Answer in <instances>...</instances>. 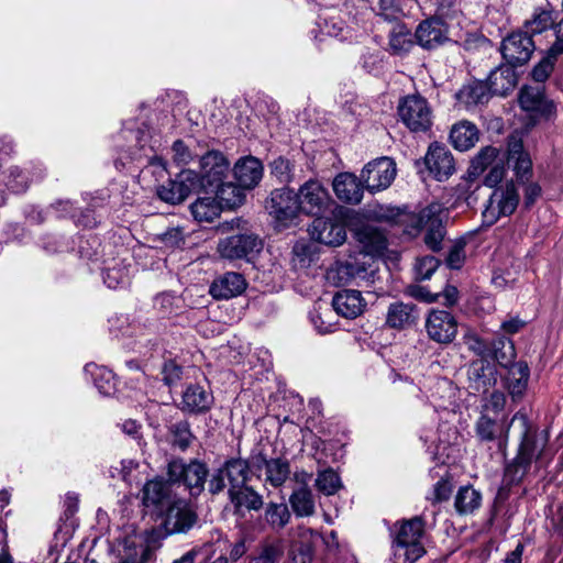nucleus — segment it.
<instances>
[{
    "label": "nucleus",
    "instance_id": "60",
    "mask_svg": "<svg viewBox=\"0 0 563 563\" xmlns=\"http://www.w3.org/2000/svg\"><path fill=\"white\" fill-rule=\"evenodd\" d=\"M435 13L432 18H439L440 21L452 20L460 13V7L456 0H434Z\"/></svg>",
    "mask_w": 563,
    "mask_h": 563
},
{
    "label": "nucleus",
    "instance_id": "19",
    "mask_svg": "<svg viewBox=\"0 0 563 563\" xmlns=\"http://www.w3.org/2000/svg\"><path fill=\"white\" fill-rule=\"evenodd\" d=\"M467 388L472 394H486L497 383V369L487 360L477 358L467 366Z\"/></svg>",
    "mask_w": 563,
    "mask_h": 563
},
{
    "label": "nucleus",
    "instance_id": "50",
    "mask_svg": "<svg viewBox=\"0 0 563 563\" xmlns=\"http://www.w3.org/2000/svg\"><path fill=\"white\" fill-rule=\"evenodd\" d=\"M506 401V395L503 391L494 390L489 396L483 399L481 413L508 417V413L505 411Z\"/></svg>",
    "mask_w": 563,
    "mask_h": 563
},
{
    "label": "nucleus",
    "instance_id": "54",
    "mask_svg": "<svg viewBox=\"0 0 563 563\" xmlns=\"http://www.w3.org/2000/svg\"><path fill=\"white\" fill-rule=\"evenodd\" d=\"M338 275L346 283L356 278L365 279L367 277L366 263H360L357 261H345L339 265Z\"/></svg>",
    "mask_w": 563,
    "mask_h": 563
},
{
    "label": "nucleus",
    "instance_id": "14",
    "mask_svg": "<svg viewBox=\"0 0 563 563\" xmlns=\"http://www.w3.org/2000/svg\"><path fill=\"white\" fill-rule=\"evenodd\" d=\"M518 419H508V417H497L481 413L475 424V432L483 442H497L500 450L505 449L511 424Z\"/></svg>",
    "mask_w": 563,
    "mask_h": 563
},
{
    "label": "nucleus",
    "instance_id": "49",
    "mask_svg": "<svg viewBox=\"0 0 563 563\" xmlns=\"http://www.w3.org/2000/svg\"><path fill=\"white\" fill-rule=\"evenodd\" d=\"M291 515L286 504L268 503L265 508L264 519L274 531L283 530L290 521Z\"/></svg>",
    "mask_w": 563,
    "mask_h": 563
},
{
    "label": "nucleus",
    "instance_id": "18",
    "mask_svg": "<svg viewBox=\"0 0 563 563\" xmlns=\"http://www.w3.org/2000/svg\"><path fill=\"white\" fill-rule=\"evenodd\" d=\"M519 104L532 118L550 120L556 112L555 103L550 100L542 88L526 86L520 90Z\"/></svg>",
    "mask_w": 563,
    "mask_h": 563
},
{
    "label": "nucleus",
    "instance_id": "35",
    "mask_svg": "<svg viewBox=\"0 0 563 563\" xmlns=\"http://www.w3.org/2000/svg\"><path fill=\"white\" fill-rule=\"evenodd\" d=\"M515 67L506 62L490 70L487 86L492 95L506 96L515 89L517 85Z\"/></svg>",
    "mask_w": 563,
    "mask_h": 563
},
{
    "label": "nucleus",
    "instance_id": "6",
    "mask_svg": "<svg viewBox=\"0 0 563 563\" xmlns=\"http://www.w3.org/2000/svg\"><path fill=\"white\" fill-rule=\"evenodd\" d=\"M443 213L444 209L441 203H430L413 219L415 224L412 225V231H409V233H418L420 230L426 229L424 243L434 252L441 250V243L445 233Z\"/></svg>",
    "mask_w": 563,
    "mask_h": 563
},
{
    "label": "nucleus",
    "instance_id": "12",
    "mask_svg": "<svg viewBox=\"0 0 563 563\" xmlns=\"http://www.w3.org/2000/svg\"><path fill=\"white\" fill-rule=\"evenodd\" d=\"M536 44L532 35L527 31H516L505 37L500 45L503 58L510 65L522 66L527 64L533 52Z\"/></svg>",
    "mask_w": 563,
    "mask_h": 563
},
{
    "label": "nucleus",
    "instance_id": "21",
    "mask_svg": "<svg viewBox=\"0 0 563 563\" xmlns=\"http://www.w3.org/2000/svg\"><path fill=\"white\" fill-rule=\"evenodd\" d=\"M449 30L445 21L439 18H428L421 21L415 31V38L424 49H434L449 41Z\"/></svg>",
    "mask_w": 563,
    "mask_h": 563
},
{
    "label": "nucleus",
    "instance_id": "37",
    "mask_svg": "<svg viewBox=\"0 0 563 563\" xmlns=\"http://www.w3.org/2000/svg\"><path fill=\"white\" fill-rule=\"evenodd\" d=\"M417 44L415 33L404 23L395 24L388 34V51L395 56L407 55Z\"/></svg>",
    "mask_w": 563,
    "mask_h": 563
},
{
    "label": "nucleus",
    "instance_id": "16",
    "mask_svg": "<svg viewBox=\"0 0 563 563\" xmlns=\"http://www.w3.org/2000/svg\"><path fill=\"white\" fill-rule=\"evenodd\" d=\"M428 338L439 344L451 343L457 334L455 317L445 310L432 309L424 323Z\"/></svg>",
    "mask_w": 563,
    "mask_h": 563
},
{
    "label": "nucleus",
    "instance_id": "44",
    "mask_svg": "<svg viewBox=\"0 0 563 563\" xmlns=\"http://www.w3.org/2000/svg\"><path fill=\"white\" fill-rule=\"evenodd\" d=\"M35 169L36 170L32 177H30L29 170L21 169L16 166L11 167L9 169L7 187L14 194L24 192L31 181L38 180L44 177V169L41 166L36 167Z\"/></svg>",
    "mask_w": 563,
    "mask_h": 563
},
{
    "label": "nucleus",
    "instance_id": "4",
    "mask_svg": "<svg viewBox=\"0 0 563 563\" xmlns=\"http://www.w3.org/2000/svg\"><path fill=\"white\" fill-rule=\"evenodd\" d=\"M521 424V441L516 457L505 468V477L509 483H519L530 470L531 463L536 456V435L531 431L528 416L519 410L514 415Z\"/></svg>",
    "mask_w": 563,
    "mask_h": 563
},
{
    "label": "nucleus",
    "instance_id": "52",
    "mask_svg": "<svg viewBox=\"0 0 563 563\" xmlns=\"http://www.w3.org/2000/svg\"><path fill=\"white\" fill-rule=\"evenodd\" d=\"M284 553V541L276 539L266 541L260 554L251 560L250 563H276Z\"/></svg>",
    "mask_w": 563,
    "mask_h": 563
},
{
    "label": "nucleus",
    "instance_id": "22",
    "mask_svg": "<svg viewBox=\"0 0 563 563\" xmlns=\"http://www.w3.org/2000/svg\"><path fill=\"white\" fill-rule=\"evenodd\" d=\"M424 162L430 174L439 181L446 180L455 170L452 153L438 143L429 146Z\"/></svg>",
    "mask_w": 563,
    "mask_h": 563
},
{
    "label": "nucleus",
    "instance_id": "61",
    "mask_svg": "<svg viewBox=\"0 0 563 563\" xmlns=\"http://www.w3.org/2000/svg\"><path fill=\"white\" fill-rule=\"evenodd\" d=\"M311 560L312 552L308 544L300 542L290 547L287 563H311Z\"/></svg>",
    "mask_w": 563,
    "mask_h": 563
},
{
    "label": "nucleus",
    "instance_id": "39",
    "mask_svg": "<svg viewBox=\"0 0 563 563\" xmlns=\"http://www.w3.org/2000/svg\"><path fill=\"white\" fill-rule=\"evenodd\" d=\"M556 19V11L548 3L545 7L536 8L531 19L526 21L525 26L529 34H540L550 29L554 30Z\"/></svg>",
    "mask_w": 563,
    "mask_h": 563
},
{
    "label": "nucleus",
    "instance_id": "11",
    "mask_svg": "<svg viewBox=\"0 0 563 563\" xmlns=\"http://www.w3.org/2000/svg\"><path fill=\"white\" fill-rule=\"evenodd\" d=\"M397 174L396 163L389 157H379L367 163L361 172V180L371 192L388 188Z\"/></svg>",
    "mask_w": 563,
    "mask_h": 563
},
{
    "label": "nucleus",
    "instance_id": "15",
    "mask_svg": "<svg viewBox=\"0 0 563 563\" xmlns=\"http://www.w3.org/2000/svg\"><path fill=\"white\" fill-rule=\"evenodd\" d=\"M198 173L191 169H184L177 174L175 179L157 188V196L161 200L177 205L183 202L192 191L198 189Z\"/></svg>",
    "mask_w": 563,
    "mask_h": 563
},
{
    "label": "nucleus",
    "instance_id": "38",
    "mask_svg": "<svg viewBox=\"0 0 563 563\" xmlns=\"http://www.w3.org/2000/svg\"><path fill=\"white\" fill-rule=\"evenodd\" d=\"M450 140L456 150L467 151L478 141V130L472 122H459L453 125L450 132Z\"/></svg>",
    "mask_w": 563,
    "mask_h": 563
},
{
    "label": "nucleus",
    "instance_id": "33",
    "mask_svg": "<svg viewBox=\"0 0 563 563\" xmlns=\"http://www.w3.org/2000/svg\"><path fill=\"white\" fill-rule=\"evenodd\" d=\"M332 306L338 314L354 319L363 312L366 303L358 290L344 289L335 294Z\"/></svg>",
    "mask_w": 563,
    "mask_h": 563
},
{
    "label": "nucleus",
    "instance_id": "36",
    "mask_svg": "<svg viewBox=\"0 0 563 563\" xmlns=\"http://www.w3.org/2000/svg\"><path fill=\"white\" fill-rule=\"evenodd\" d=\"M490 90L485 81L473 80L464 85L455 95L460 106L466 110L485 104L490 98Z\"/></svg>",
    "mask_w": 563,
    "mask_h": 563
},
{
    "label": "nucleus",
    "instance_id": "34",
    "mask_svg": "<svg viewBox=\"0 0 563 563\" xmlns=\"http://www.w3.org/2000/svg\"><path fill=\"white\" fill-rule=\"evenodd\" d=\"M295 477L298 482H306L310 475L306 472L296 473ZM289 504L297 517H309L314 514V499L310 488L307 485L296 488L289 496Z\"/></svg>",
    "mask_w": 563,
    "mask_h": 563
},
{
    "label": "nucleus",
    "instance_id": "20",
    "mask_svg": "<svg viewBox=\"0 0 563 563\" xmlns=\"http://www.w3.org/2000/svg\"><path fill=\"white\" fill-rule=\"evenodd\" d=\"M308 231L313 241L328 246H339L346 240L344 224L331 218H316Z\"/></svg>",
    "mask_w": 563,
    "mask_h": 563
},
{
    "label": "nucleus",
    "instance_id": "3",
    "mask_svg": "<svg viewBox=\"0 0 563 563\" xmlns=\"http://www.w3.org/2000/svg\"><path fill=\"white\" fill-rule=\"evenodd\" d=\"M208 465L198 460L173 459L167 464V478L170 484L184 486L188 494L197 498L208 485Z\"/></svg>",
    "mask_w": 563,
    "mask_h": 563
},
{
    "label": "nucleus",
    "instance_id": "10",
    "mask_svg": "<svg viewBox=\"0 0 563 563\" xmlns=\"http://www.w3.org/2000/svg\"><path fill=\"white\" fill-rule=\"evenodd\" d=\"M198 514L190 501L174 498L168 501L163 525L168 534L187 533L198 523Z\"/></svg>",
    "mask_w": 563,
    "mask_h": 563
},
{
    "label": "nucleus",
    "instance_id": "23",
    "mask_svg": "<svg viewBox=\"0 0 563 563\" xmlns=\"http://www.w3.org/2000/svg\"><path fill=\"white\" fill-rule=\"evenodd\" d=\"M420 312L412 302L395 301L388 306L385 324L395 330H406L415 327Z\"/></svg>",
    "mask_w": 563,
    "mask_h": 563
},
{
    "label": "nucleus",
    "instance_id": "7",
    "mask_svg": "<svg viewBox=\"0 0 563 563\" xmlns=\"http://www.w3.org/2000/svg\"><path fill=\"white\" fill-rule=\"evenodd\" d=\"M398 114L404 124L412 132H426L432 125V111L426 98L409 95L398 104Z\"/></svg>",
    "mask_w": 563,
    "mask_h": 563
},
{
    "label": "nucleus",
    "instance_id": "48",
    "mask_svg": "<svg viewBox=\"0 0 563 563\" xmlns=\"http://www.w3.org/2000/svg\"><path fill=\"white\" fill-rule=\"evenodd\" d=\"M170 493L169 486L161 479H152L145 483L142 489V500L146 507L162 506Z\"/></svg>",
    "mask_w": 563,
    "mask_h": 563
},
{
    "label": "nucleus",
    "instance_id": "17",
    "mask_svg": "<svg viewBox=\"0 0 563 563\" xmlns=\"http://www.w3.org/2000/svg\"><path fill=\"white\" fill-rule=\"evenodd\" d=\"M298 206L296 192L287 187H283L271 192L265 208L276 221L286 225L288 221L297 217L299 212Z\"/></svg>",
    "mask_w": 563,
    "mask_h": 563
},
{
    "label": "nucleus",
    "instance_id": "47",
    "mask_svg": "<svg viewBox=\"0 0 563 563\" xmlns=\"http://www.w3.org/2000/svg\"><path fill=\"white\" fill-rule=\"evenodd\" d=\"M482 504V495L472 486H462L459 488L454 507L460 515H467L474 512Z\"/></svg>",
    "mask_w": 563,
    "mask_h": 563
},
{
    "label": "nucleus",
    "instance_id": "46",
    "mask_svg": "<svg viewBox=\"0 0 563 563\" xmlns=\"http://www.w3.org/2000/svg\"><path fill=\"white\" fill-rule=\"evenodd\" d=\"M499 151L494 146H486L471 161L467 169V179H477L488 167H492L498 157Z\"/></svg>",
    "mask_w": 563,
    "mask_h": 563
},
{
    "label": "nucleus",
    "instance_id": "59",
    "mask_svg": "<svg viewBox=\"0 0 563 563\" xmlns=\"http://www.w3.org/2000/svg\"><path fill=\"white\" fill-rule=\"evenodd\" d=\"M465 239H459L451 246L448 256H446V265L452 269H459L463 266L465 262Z\"/></svg>",
    "mask_w": 563,
    "mask_h": 563
},
{
    "label": "nucleus",
    "instance_id": "43",
    "mask_svg": "<svg viewBox=\"0 0 563 563\" xmlns=\"http://www.w3.org/2000/svg\"><path fill=\"white\" fill-rule=\"evenodd\" d=\"M265 466L266 482L273 487L282 486L290 475V464L286 459H265L262 457Z\"/></svg>",
    "mask_w": 563,
    "mask_h": 563
},
{
    "label": "nucleus",
    "instance_id": "24",
    "mask_svg": "<svg viewBox=\"0 0 563 563\" xmlns=\"http://www.w3.org/2000/svg\"><path fill=\"white\" fill-rule=\"evenodd\" d=\"M246 287V279L241 273L227 272L212 282L209 292L214 299H230L240 296Z\"/></svg>",
    "mask_w": 563,
    "mask_h": 563
},
{
    "label": "nucleus",
    "instance_id": "30",
    "mask_svg": "<svg viewBox=\"0 0 563 563\" xmlns=\"http://www.w3.org/2000/svg\"><path fill=\"white\" fill-rule=\"evenodd\" d=\"M233 173L240 187L252 189L263 177V165L258 158L246 156L235 163Z\"/></svg>",
    "mask_w": 563,
    "mask_h": 563
},
{
    "label": "nucleus",
    "instance_id": "5",
    "mask_svg": "<svg viewBox=\"0 0 563 563\" xmlns=\"http://www.w3.org/2000/svg\"><path fill=\"white\" fill-rule=\"evenodd\" d=\"M228 479V492L249 485L251 467L246 460L241 457L228 459L220 467L213 470L208 481V493L214 497L223 493Z\"/></svg>",
    "mask_w": 563,
    "mask_h": 563
},
{
    "label": "nucleus",
    "instance_id": "13",
    "mask_svg": "<svg viewBox=\"0 0 563 563\" xmlns=\"http://www.w3.org/2000/svg\"><path fill=\"white\" fill-rule=\"evenodd\" d=\"M296 195L299 211L317 218L329 209L331 202L328 190L312 179L306 181Z\"/></svg>",
    "mask_w": 563,
    "mask_h": 563
},
{
    "label": "nucleus",
    "instance_id": "2",
    "mask_svg": "<svg viewBox=\"0 0 563 563\" xmlns=\"http://www.w3.org/2000/svg\"><path fill=\"white\" fill-rule=\"evenodd\" d=\"M229 162L220 152H208L200 158V174H198V188L206 192L216 194L219 199H228L231 203L240 201L239 198L230 199L227 194L234 191L232 183H225L229 172Z\"/></svg>",
    "mask_w": 563,
    "mask_h": 563
},
{
    "label": "nucleus",
    "instance_id": "56",
    "mask_svg": "<svg viewBox=\"0 0 563 563\" xmlns=\"http://www.w3.org/2000/svg\"><path fill=\"white\" fill-rule=\"evenodd\" d=\"M439 267V261L431 255L418 258L415 264V280L422 282L431 278Z\"/></svg>",
    "mask_w": 563,
    "mask_h": 563
},
{
    "label": "nucleus",
    "instance_id": "41",
    "mask_svg": "<svg viewBox=\"0 0 563 563\" xmlns=\"http://www.w3.org/2000/svg\"><path fill=\"white\" fill-rule=\"evenodd\" d=\"M219 198L214 196L200 197L191 206L190 211L198 222H212L220 214Z\"/></svg>",
    "mask_w": 563,
    "mask_h": 563
},
{
    "label": "nucleus",
    "instance_id": "29",
    "mask_svg": "<svg viewBox=\"0 0 563 563\" xmlns=\"http://www.w3.org/2000/svg\"><path fill=\"white\" fill-rule=\"evenodd\" d=\"M355 238L364 255L372 258L383 256L387 250V239L384 233L372 225H364L356 230Z\"/></svg>",
    "mask_w": 563,
    "mask_h": 563
},
{
    "label": "nucleus",
    "instance_id": "26",
    "mask_svg": "<svg viewBox=\"0 0 563 563\" xmlns=\"http://www.w3.org/2000/svg\"><path fill=\"white\" fill-rule=\"evenodd\" d=\"M228 498L233 506V515L244 517L245 511H260L264 507V497L252 486L246 485L228 492Z\"/></svg>",
    "mask_w": 563,
    "mask_h": 563
},
{
    "label": "nucleus",
    "instance_id": "55",
    "mask_svg": "<svg viewBox=\"0 0 563 563\" xmlns=\"http://www.w3.org/2000/svg\"><path fill=\"white\" fill-rule=\"evenodd\" d=\"M376 14L387 22L398 21L404 14L402 0H378Z\"/></svg>",
    "mask_w": 563,
    "mask_h": 563
},
{
    "label": "nucleus",
    "instance_id": "63",
    "mask_svg": "<svg viewBox=\"0 0 563 563\" xmlns=\"http://www.w3.org/2000/svg\"><path fill=\"white\" fill-rule=\"evenodd\" d=\"M506 175L504 159L496 162L484 178L483 184L489 188H497Z\"/></svg>",
    "mask_w": 563,
    "mask_h": 563
},
{
    "label": "nucleus",
    "instance_id": "51",
    "mask_svg": "<svg viewBox=\"0 0 563 563\" xmlns=\"http://www.w3.org/2000/svg\"><path fill=\"white\" fill-rule=\"evenodd\" d=\"M172 443L185 451L191 443L194 435L190 431V424L186 420L177 421L169 427Z\"/></svg>",
    "mask_w": 563,
    "mask_h": 563
},
{
    "label": "nucleus",
    "instance_id": "45",
    "mask_svg": "<svg viewBox=\"0 0 563 563\" xmlns=\"http://www.w3.org/2000/svg\"><path fill=\"white\" fill-rule=\"evenodd\" d=\"M120 563H145L150 550L137 544L134 537H125L119 542Z\"/></svg>",
    "mask_w": 563,
    "mask_h": 563
},
{
    "label": "nucleus",
    "instance_id": "64",
    "mask_svg": "<svg viewBox=\"0 0 563 563\" xmlns=\"http://www.w3.org/2000/svg\"><path fill=\"white\" fill-rule=\"evenodd\" d=\"M361 66L368 74H378L383 69V58L379 53L367 52L361 57Z\"/></svg>",
    "mask_w": 563,
    "mask_h": 563
},
{
    "label": "nucleus",
    "instance_id": "8",
    "mask_svg": "<svg viewBox=\"0 0 563 563\" xmlns=\"http://www.w3.org/2000/svg\"><path fill=\"white\" fill-rule=\"evenodd\" d=\"M519 203V192L515 183L507 181L494 189L483 211L484 221L492 225L501 217L511 216Z\"/></svg>",
    "mask_w": 563,
    "mask_h": 563
},
{
    "label": "nucleus",
    "instance_id": "62",
    "mask_svg": "<svg viewBox=\"0 0 563 563\" xmlns=\"http://www.w3.org/2000/svg\"><path fill=\"white\" fill-rule=\"evenodd\" d=\"M272 174L280 183H289L291 180V164L287 158L277 157L271 164Z\"/></svg>",
    "mask_w": 563,
    "mask_h": 563
},
{
    "label": "nucleus",
    "instance_id": "40",
    "mask_svg": "<svg viewBox=\"0 0 563 563\" xmlns=\"http://www.w3.org/2000/svg\"><path fill=\"white\" fill-rule=\"evenodd\" d=\"M85 373L91 377L101 395L110 396L115 391L117 380L112 371L97 364H87Z\"/></svg>",
    "mask_w": 563,
    "mask_h": 563
},
{
    "label": "nucleus",
    "instance_id": "9",
    "mask_svg": "<svg viewBox=\"0 0 563 563\" xmlns=\"http://www.w3.org/2000/svg\"><path fill=\"white\" fill-rule=\"evenodd\" d=\"M263 249L262 240L254 233H238L218 243V253L229 261H251Z\"/></svg>",
    "mask_w": 563,
    "mask_h": 563
},
{
    "label": "nucleus",
    "instance_id": "31",
    "mask_svg": "<svg viewBox=\"0 0 563 563\" xmlns=\"http://www.w3.org/2000/svg\"><path fill=\"white\" fill-rule=\"evenodd\" d=\"M507 374L503 378L504 387L508 390L514 401L519 400L526 393L530 369L526 362L511 363L508 365Z\"/></svg>",
    "mask_w": 563,
    "mask_h": 563
},
{
    "label": "nucleus",
    "instance_id": "58",
    "mask_svg": "<svg viewBox=\"0 0 563 563\" xmlns=\"http://www.w3.org/2000/svg\"><path fill=\"white\" fill-rule=\"evenodd\" d=\"M103 282L110 289L124 287L130 282L129 272L121 267H110L103 272Z\"/></svg>",
    "mask_w": 563,
    "mask_h": 563
},
{
    "label": "nucleus",
    "instance_id": "25",
    "mask_svg": "<svg viewBox=\"0 0 563 563\" xmlns=\"http://www.w3.org/2000/svg\"><path fill=\"white\" fill-rule=\"evenodd\" d=\"M507 161L509 164L512 163L514 172L519 180L522 181L530 177L532 161L518 135L511 134L507 139Z\"/></svg>",
    "mask_w": 563,
    "mask_h": 563
},
{
    "label": "nucleus",
    "instance_id": "53",
    "mask_svg": "<svg viewBox=\"0 0 563 563\" xmlns=\"http://www.w3.org/2000/svg\"><path fill=\"white\" fill-rule=\"evenodd\" d=\"M341 486V479L333 470L328 468L318 473L316 487L322 494L327 496L334 495Z\"/></svg>",
    "mask_w": 563,
    "mask_h": 563
},
{
    "label": "nucleus",
    "instance_id": "27",
    "mask_svg": "<svg viewBox=\"0 0 563 563\" xmlns=\"http://www.w3.org/2000/svg\"><path fill=\"white\" fill-rule=\"evenodd\" d=\"M123 137L134 141L135 144L129 147V158L133 162H142L145 159L147 163H152L156 159L155 147L151 143L150 129L139 128L135 131L123 132Z\"/></svg>",
    "mask_w": 563,
    "mask_h": 563
},
{
    "label": "nucleus",
    "instance_id": "42",
    "mask_svg": "<svg viewBox=\"0 0 563 563\" xmlns=\"http://www.w3.org/2000/svg\"><path fill=\"white\" fill-rule=\"evenodd\" d=\"M489 357L495 360L501 367H508L516 358L514 342L504 335L495 336L490 341Z\"/></svg>",
    "mask_w": 563,
    "mask_h": 563
},
{
    "label": "nucleus",
    "instance_id": "28",
    "mask_svg": "<svg viewBox=\"0 0 563 563\" xmlns=\"http://www.w3.org/2000/svg\"><path fill=\"white\" fill-rule=\"evenodd\" d=\"M213 404V395L199 384H190L181 395L180 409L189 413L207 412Z\"/></svg>",
    "mask_w": 563,
    "mask_h": 563
},
{
    "label": "nucleus",
    "instance_id": "57",
    "mask_svg": "<svg viewBox=\"0 0 563 563\" xmlns=\"http://www.w3.org/2000/svg\"><path fill=\"white\" fill-rule=\"evenodd\" d=\"M560 55H552L551 48L548 49V55L543 57L531 71V77L537 82H544L554 69V64Z\"/></svg>",
    "mask_w": 563,
    "mask_h": 563
},
{
    "label": "nucleus",
    "instance_id": "1",
    "mask_svg": "<svg viewBox=\"0 0 563 563\" xmlns=\"http://www.w3.org/2000/svg\"><path fill=\"white\" fill-rule=\"evenodd\" d=\"M393 553L395 563H415L424 553L422 544L424 520L416 516L394 526Z\"/></svg>",
    "mask_w": 563,
    "mask_h": 563
},
{
    "label": "nucleus",
    "instance_id": "32",
    "mask_svg": "<svg viewBox=\"0 0 563 563\" xmlns=\"http://www.w3.org/2000/svg\"><path fill=\"white\" fill-rule=\"evenodd\" d=\"M364 185L361 177L351 173H341L333 180V190L336 197L349 203H358L363 198Z\"/></svg>",
    "mask_w": 563,
    "mask_h": 563
}]
</instances>
